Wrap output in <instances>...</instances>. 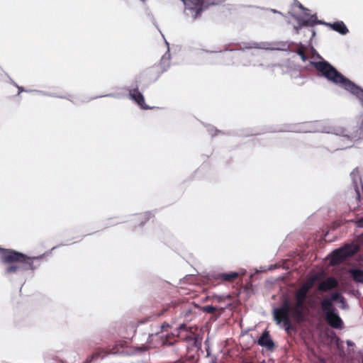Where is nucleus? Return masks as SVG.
Instances as JSON below:
<instances>
[{"label": "nucleus", "mask_w": 363, "mask_h": 363, "mask_svg": "<svg viewBox=\"0 0 363 363\" xmlns=\"http://www.w3.org/2000/svg\"><path fill=\"white\" fill-rule=\"evenodd\" d=\"M1 262L10 264L5 269V274H22L28 270H35L40 265L39 261L43 255L28 257V255L11 249L0 247Z\"/></svg>", "instance_id": "f257e3e1"}, {"label": "nucleus", "mask_w": 363, "mask_h": 363, "mask_svg": "<svg viewBox=\"0 0 363 363\" xmlns=\"http://www.w3.org/2000/svg\"><path fill=\"white\" fill-rule=\"evenodd\" d=\"M316 56L319 61H310V65L315 68L320 76L325 78L328 82L337 85L352 94L358 85L342 75L330 63L325 60L318 53Z\"/></svg>", "instance_id": "f03ea898"}, {"label": "nucleus", "mask_w": 363, "mask_h": 363, "mask_svg": "<svg viewBox=\"0 0 363 363\" xmlns=\"http://www.w3.org/2000/svg\"><path fill=\"white\" fill-rule=\"evenodd\" d=\"M296 131L305 133L321 132L334 134L335 135L334 140L338 144V145L335 148L336 150H343L352 147L353 145V141L356 138L355 136H351L348 134H345V130L342 128L332 129L331 128L323 127L322 125V122L320 121L304 123L298 128H297Z\"/></svg>", "instance_id": "7ed1b4c3"}, {"label": "nucleus", "mask_w": 363, "mask_h": 363, "mask_svg": "<svg viewBox=\"0 0 363 363\" xmlns=\"http://www.w3.org/2000/svg\"><path fill=\"white\" fill-rule=\"evenodd\" d=\"M291 310L289 301L286 298L280 307L274 308V320L276 323L289 331L291 328Z\"/></svg>", "instance_id": "20e7f679"}, {"label": "nucleus", "mask_w": 363, "mask_h": 363, "mask_svg": "<svg viewBox=\"0 0 363 363\" xmlns=\"http://www.w3.org/2000/svg\"><path fill=\"white\" fill-rule=\"evenodd\" d=\"M300 23V26H314V25H325L330 27L333 30L337 32L338 33L345 35L348 33L349 30L347 28L346 25L343 21H336L334 23H326L322 21L317 20V16L315 14L311 15L310 18L307 21H304L301 18L295 17Z\"/></svg>", "instance_id": "39448f33"}, {"label": "nucleus", "mask_w": 363, "mask_h": 363, "mask_svg": "<svg viewBox=\"0 0 363 363\" xmlns=\"http://www.w3.org/2000/svg\"><path fill=\"white\" fill-rule=\"evenodd\" d=\"M321 308L325 314L326 321L333 328L342 329L344 326L343 322L339 315L335 312L330 300L324 298L321 301Z\"/></svg>", "instance_id": "423d86ee"}, {"label": "nucleus", "mask_w": 363, "mask_h": 363, "mask_svg": "<svg viewBox=\"0 0 363 363\" xmlns=\"http://www.w3.org/2000/svg\"><path fill=\"white\" fill-rule=\"evenodd\" d=\"M359 250V247L357 245L345 244L332 252L330 263L331 265L340 264L347 257L356 254Z\"/></svg>", "instance_id": "0eeeda50"}, {"label": "nucleus", "mask_w": 363, "mask_h": 363, "mask_svg": "<svg viewBox=\"0 0 363 363\" xmlns=\"http://www.w3.org/2000/svg\"><path fill=\"white\" fill-rule=\"evenodd\" d=\"M184 5L186 16H191L194 20L201 16L205 9L204 0H181Z\"/></svg>", "instance_id": "6e6552de"}, {"label": "nucleus", "mask_w": 363, "mask_h": 363, "mask_svg": "<svg viewBox=\"0 0 363 363\" xmlns=\"http://www.w3.org/2000/svg\"><path fill=\"white\" fill-rule=\"evenodd\" d=\"M290 44L287 41H279L274 43L269 42H251L245 48H258L263 50H280V51H288L289 50Z\"/></svg>", "instance_id": "1a4fd4ad"}, {"label": "nucleus", "mask_w": 363, "mask_h": 363, "mask_svg": "<svg viewBox=\"0 0 363 363\" xmlns=\"http://www.w3.org/2000/svg\"><path fill=\"white\" fill-rule=\"evenodd\" d=\"M305 302L304 300L296 298L295 304L292 306L291 318L297 323L305 320Z\"/></svg>", "instance_id": "9d476101"}, {"label": "nucleus", "mask_w": 363, "mask_h": 363, "mask_svg": "<svg viewBox=\"0 0 363 363\" xmlns=\"http://www.w3.org/2000/svg\"><path fill=\"white\" fill-rule=\"evenodd\" d=\"M350 177L356 193V198L359 201L362 194L363 195V184L357 168L353 169L350 174Z\"/></svg>", "instance_id": "9b49d317"}, {"label": "nucleus", "mask_w": 363, "mask_h": 363, "mask_svg": "<svg viewBox=\"0 0 363 363\" xmlns=\"http://www.w3.org/2000/svg\"><path fill=\"white\" fill-rule=\"evenodd\" d=\"M257 343L261 347H265L268 350H273L275 347V344L269 335L267 330H264L262 335L259 337Z\"/></svg>", "instance_id": "f8f14e48"}, {"label": "nucleus", "mask_w": 363, "mask_h": 363, "mask_svg": "<svg viewBox=\"0 0 363 363\" xmlns=\"http://www.w3.org/2000/svg\"><path fill=\"white\" fill-rule=\"evenodd\" d=\"M130 98L133 100L140 108L145 110L150 109L149 107L145 102V99L141 92L138 89H133L129 92Z\"/></svg>", "instance_id": "ddd939ff"}, {"label": "nucleus", "mask_w": 363, "mask_h": 363, "mask_svg": "<svg viewBox=\"0 0 363 363\" xmlns=\"http://www.w3.org/2000/svg\"><path fill=\"white\" fill-rule=\"evenodd\" d=\"M337 286V280L334 277H329L318 284V289L320 291L325 292L335 289Z\"/></svg>", "instance_id": "4468645a"}, {"label": "nucleus", "mask_w": 363, "mask_h": 363, "mask_svg": "<svg viewBox=\"0 0 363 363\" xmlns=\"http://www.w3.org/2000/svg\"><path fill=\"white\" fill-rule=\"evenodd\" d=\"M164 42H165V44L167 45V52L162 55V57H161L160 62H159V67H160L162 72L167 71L170 65V57L171 56H170V53H169V45L166 39H164Z\"/></svg>", "instance_id": "2eb2a0df"}, {"label": "nucleus", "mask_w": 363, "mask_h": 363, "mask_svg": "<svg viewBox=\"0 0 363 363\" xmlns=\"http://www.w3.org/2000/svg\"><path fill=\"white\" fill-rule=\"evenodd\" d=\"M250 55L249 53H246L243 51L237 52V51L230 50L229 52L224 53V54H222L221 52H220L219 54L218 55L216 59L218 60H220L223 57H233V58L235 57V58H238L240 60H245L246 58H248L250 57Z\"/></svg>", "instance_id": "dca6fc26"}, {"label": "nucleus", "mask_w": 363, "mask_h": 363, "mask_svg": "<svg viewBox=\"0 0 363 363\" xmlns=\"http://www.w3.org/2000/svg\"><path fill=\"white\" fill-rule=\"evenodd\" d=\"M238 277V272H230V273H218V274H212L209 275V278L216 280H223L225 281H229L233 279H236Z\"/></svg>", "instance_id": "f3484780"}, {"label": "nucleus", "mask_w": 363, "mask_h": 363, "mask_svg": "<svg viewBox=\"0 0 363 363\" xmlns=\"http://www.w3.org/2000/svg\"><path fill=\"white\" fill-rule=\"evenodd\" d=\"M349 273L356 283L363 285V269H351L349 270Z\"/></svg>", "instance_id": "a211bd4d"}, {"label": "nucleus", "mask_w": 363, "mask_h": 363, "mask_svg": "<svg viewBox=\"0 0 363 363\" xmlns=\"http://www.w3.org/2000/svg\"><path fill=\"white\" fill-rule=\"evenodd\" d=\"M150 216V213L146 212L145 213L137 214L135 216V219L137 221L140 222L139 225H143L149 219Z\"/></svg>", "instance_id": "6ab92c4d"}, {"label": "nucleus", "mask_w": 363, "mask_h": 363, "mask_svg": "<svg viewBox=\"0 0 363 363\" xmlns=\"http://www.w3.org/2000/svg\"><path fill=\"white\" fill-rule=\"evenodd\" d=\"M308 291L303 288L302 286L295 292V298L302 299L306 301Z\"/></svg>", "instance_id": "aec40b11"}, {"label": "nucleus", "mask_w": 363, "mask_h": 363, "mask_svg": "<svg viewBox=\"0 0 363 363\" xmlns=\"http://www.w3.org/2000/svg\"><path fill=\"white\" fill-rule=\"evenodd\" d=\"M317 279V275H313L311 277L308 278L306 282L302 285L303 288H305L308 291L313 286L315 281Z\"/></svg>", "instance_id": "412c9836"}, {"label": "nucleus", "mask_w": 363, "mask_h": 363, "mask_svg": "<svg viewBox=\"0 0 363 363\" xmlns=\"http://www.w3.org/2000/svg\"><path fill=\"white\" fill-rule=\"evenodd\" d=\"M292 7L294 9L298 8L300 10L304 11L303 13H304V16H306L310 17L311 16L308 13V10L306 8L303 7V6L297 0L294 1L293 4H292Z\"/></svg>", "instance_id": "4be33fe9"}, {"label": "nucleus", "mask_w": 363, "mask_h": 363, "mask_svg": "<svg viewBox=\"0 0 363 363\" xmlns=\"http://www.w3.org/2000/svg\"><path fill=\"white\" fill-rule=\"evenodd\" d=\"M352 94L354 95L360 101L363 107V89L357 86V89H355Z\"/></svg>", "instance_id": "5701e85b"}, {"label": "nucleus", "mask_w": 363, "mask_h": 363, "mask_svg": "<svg viewBox=\"0 0 363 363\" xmlns=\"http://www.w3.org/2000/svg\"><path fill=\"white\" fill-rule=\"evenodd\" d=\"M342 298V294L340 292H335L332 293L330 295V298H328L330 300V301H337L340 302V300Z\"/></svg>", "instance_id": "b1692460"}, {"label": "nucleus", "mask_w": 363, "mask_h": 363, "mask_svg": "<svg viewBox=\"0 0 363 363\" xmlns=\"http://www.w3.org/2000/svg\"><path fill=\"white\" fill-rule=\"evenodd\" d=\"M217 310V308L213 306H205L203 307V311L207 313H213Z\"/></svg>", "instance_id": "393cba45"}, {"label": "nucleus", "mask_w": 363, "mask_h": 363, "mask_svg": "<svg viewBox=\"0 0 363 363\" xmlns=\"http://www.w3.org/2000/svg\"><path fill=\"white\" fill-rule=\"evenodd\" d=\"M33 91H35V92L38 93L39 94H41L43 96H49L58 97V98H65V96H57V95L50 94V93H48V92H45L43 91H40V90H33Z\"/></svg>", "instance_id": "a878e982"}, {"label": "nucleus", "mask_w": 363, "mask_h": 363, "mask_svg": "<svg viewBox=\"0 0 363 363\" xmlns=\"http://www.w3.org/2000/svg\"><path fill=\"white\" fill-rule=\"evenodd\" d=\"M291 16H293L298 22V26H294V29L296 30V33H298V30L302 28L304 26H300V23H299V21L295 18V17H298V18H300V16H296L294 15V13H291ZM301 18H302L303 20L304 21H307V19H304L303 18L301 17ZM309 19V18H308V20Z\"/></svg>", "instance_id": "bb28decb"}, {"label": "nucleus", "mask_w": 363, "mask_h": 363, "mask_svg": "<svg viewBox=\"0 0 363 363\" xmlns=\"http://www.w3.org/2000/svg\"><path fill=\"white\" fill-rule=\"evenodd\" d=\"M296 53L301 57V60L303 62H306L308 60L307 56L305 55L303 50L302 49H298L296 51Z\"/></svg>", "instance_id": "cd10ccee"}, {"label": "nucleus", "mask_w": 363, "mask_h": 363, "mask_svg": "<svg viewBox=\"0 0 363 363\" xmlns=\"http://www.w3.org/2000/svg\"><path fill=\"white\" fill-rule=\"evenodd\" d=\"M12 84H13V85H15V86L17 87V89H18V94H20L21 92H23V91H25V92H32V91H33V90H28V89H24V88H23V87H22V86H18V85L16 82H12Z\"/></svg>", "instance_id": "c85d7f7f"}, {"label": "nucleus", "mask_w": 363, "mask_h": 363, "mask_svg": "<svg viewBox=\"0 0 363 363\" xmlns=\"http://www.w3.org/2000/svg\"><path fill=\"white\" fill-rule=\"evenodd\" d=\"M340 304H341V306L342 308H347V303L345 301V298L342 296V298L340 300V302H339Z\"/></svg>", "instance_id": "c756f323"}, {"label": "nucleus", "mask_w": 363, "mask_h": 363, "mask_svg": "<svg viewBox=\"0 0 363 363\" xmlns=\"http://www.w3.org/2000/svg\"><path fill=\"white\" fill-rule=\"evenodd\" d=\"M208 130L212 136H214L216 135V133H213V131H214L215 133L219 132V130L214 129V128L213 127H211L209 129H208Z\"/></svg>", "instance_id": "7c9ffc66"}, {"label": "nucleus", "mask_w": 363, "mask_h": 363, "mask_svg": "<svg viewBox=\"0 0 363 363\" xmlns=\"http://www.w3.org/2000/svg\"><path fill=\"white\" fill-rule=\"evenodd\" d=\"M178 330H186V325L184 324V323L181 324L179 326Z\"/></svg>", "instance_id": "2f4dec72"}, {"label": "nucleus", "mask_w": 363, "mask_h": 363, "mask_svg": "<svg viewBox=\"0 0 363 363\" xmlns=\"http://www.w3.org/2000/svg\"><path fill=\"white\" fill-rule=\"evenodd\" d=\"M116 94H106V95H102V96H96V98H98V97H104V96H108V97H116Z\"/></svg>", "instance_id": "473e14b6"}, {"label": "nucleus", "mask_w": 363, "mask_h": 363, "mask_svg": "<svg viewBox=\"0 0 363 363\" xmlns=\"http://www.w3.org/2000/svg\"><path fill=\"white\" fill-rule=\"evenodd\" d=\"M357 226L359 228H363V217L357 221Z\"/></svg>", "instance_id": "72a5a7b5"}, {"label": "nucleus", "mask_w": 363, "mask_h": 363, "mask_svg": "<svg viewBox=\"0 0 363 363\" xmlns=\"http://www.w3.org/2000/svg\"><path fill=\"white\" fill-rule=\"evenodd\" d=\"M346 344L347 346H351V347L354 345V343L351 340H347Z\"/></svg>", "instance_id": "f704fd0d"}, {"label": "nucleus", "mask_w": 363, "mask_h": 363, "mask_svg": "<svg viewBox=\"0 0 363 363\" xmlns=\"http://www.w3.org/2000/svg\"><path fill=\"white\" fill-rule=\"evenodd\" d=\"M241 63L244 66H247L251 64L250 61H242Z\"/></svg>", "instance_id": "c9c22d12"}, {"label": "nucleus", "mask_w": 363, "mask_h": 363, "mask_svg": "<svg viewBox=\"0 0 363 363\" xmlns=\"http://www.w3.org/2000/svg\"><path fill=\"white\" fill-rule=\"evenodd\" d=\"M169 324H167V323H164V324H162V325H161V328H162V330H164V329H166V328H169Z\"/></svg>", "instance_id": "e433bc0d"}, {"label": "nucleus", "mask_w": 363, "mask_h": 363, "mask_svg": "<svg viewBox=\"0 0 363 363\" xmlns=\"http://www.w3.org/2000/svg\"><path fill=\"white\" fill-rule=\"evenodd\" d=\"M271 11L274 13H279L280 15H282V13L280 11H278L276 9H271Z\"/></svg>", "instance_id": "4c0bfd02"}, {"label": "nucleus", "mask_w": 363, "mask_h": 363, "mask_svg": "<svg viewBox=\"0 0 363 363\" xmlns=\"http://www.w3.org/2000/svg\"><path fill=\"white\" fill-rule=\"evenodd\" d=\"M315 35V31L314 30H312V37Z\"/></svg>", "instance_id": "58836bf2"}, {"label": "nucleus", "mask_w": 363, "mask_h": 363, "mask_svg": "<svg viewBox=\"0 0 363 363\" xmlns=\"http://www.w3.org/2000/svg\"><path fill=\"white\" fill-rule=\"evenodd\" d=\"M211 363H216V359L214 358L211 360Z\"/></svg>", "instance_id": "ea45409f"}, {"label": "nucleus", "mask_w": 363, "mask_h": 363, "mask_svg": "<svg viewBox=\"0 0 363 363\" xmlns=\"http://www.w3.org/2000/svg\"><path fill=\"white\" fill-rule=\"evenodd\" d=\"M143 4H145V0H140Z\"/></svg>", "instance_id": "a19ab883"}]
</instances>
